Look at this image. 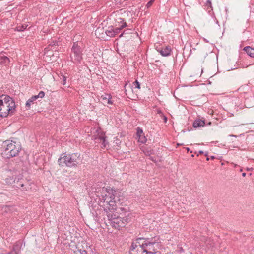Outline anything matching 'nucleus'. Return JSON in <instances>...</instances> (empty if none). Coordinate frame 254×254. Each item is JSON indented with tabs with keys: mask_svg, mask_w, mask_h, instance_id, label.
<instances>
[{
	"mask_svg": "<svg viewBox=\"0 0 254 254\" xmlns=\"http://www.w3.org/2000/svg\"><path fill=\"white\" fill-rule=\"evenodd\" d=\"M113 221L111 222V225L116 229H120L125 227V222L122 220V217L118 216H114Z\"/></svg>",
	"mask_w": 254,
	"mask_h": 254,
	"instance_id": "obj_7",
	"label": "nucleus"
},
{
	"mask_svg": "<svg viewBox=\"0 0 254 254\" xmlns=\"http://www.w3.org/2000/svg\"><path fill=\"white\" fill-rule=\"evenodd\" d=\"M117 22L121 23V25H119L118 27L114 28V36L119 33L122 29L127 26V23L124 21V20L121 18H119Z\"/></svg>",
	"mask_w": 254,
	"mask_h": 254,
	"instance_id": "obj_9",
	"label": "nucleus"
},
{
	"mask_svg": "<svg viewBox=\"0 0 254 254\" xmlns=\"http://www.w3.org/2000/svg\"><path fill=\"white\" fill-rule=\"evenodd\" d=\"M205 123L204 120H196L193 124V126L194 128H197L201 127H204Z\"/></svg>",
	"mask_w": 254,
	"mask_h": 254,
	"instance_id": "obj_16",
	"label": "nucleus"
},
{
	"mask_svg": "<svg viewBox=\"0 0 254 254\" xmlns=\"http://www.w3.org/2000/svg\"><path fill=\"white\" fill-rule=\"evenodd\" d=\"M114 216H117L115 214H112L110 212H107V216L108 217V219L110 221L109 223L111 224L112 221H113V219H114Z\"/></svg>",
	"mask_w": 254,
	"mask_h": 254,
	"instance_id": "obj_20",
	"label": "nucleus"
},
{
	"mask_svg": "<svg viewBox=\"0 0 254 254\" xmlns=\"http://www.w3.org/2000/svg\"><path fill=\"white\" fill-rule=\"evenodd\" d=\"M76 254H87V252L86 250L78 247L76 251Z\"/></svg>",
	"mask_w": 254,
	"mask_h": 254,
	"instance_id": "obj_23",
	"label": "nucleus"
},
{
	"mask_svg": "<svg viewBox=\"0 0 254 254\" xmlns=\"http://www.w3.org/2000/svg\"><path fill=\"white\" fill-rule=\"evenodd\" d=\"M171 51V48L169 46H166L164 48H162L161 49L158 50V51L163 56H169L170 54Z\"/></svg>",
	"mask_w": 254,
	"mask_h": 254,
	"instance_id": "obj_13",
	"label": "nucleus"
},
{
	"mask_svg": "<svg viewBox=\"0 0 254 254\" xmlns=\"http://www.w3.org/2000/svg\"><path fill=\"white\" fill-rule=\"evenodd\" d=\"M203 153V151H202V150H200L199 152H198V154L197 155V156H198L199 154H202Z\"/></svg>",
	"mask_w": 254,
	"mask_h": 254,
	"instance_id": "obj_33",
	"label": "nucleus"
},
{
	"mask_svg": "<svg viewBox=\"0 0 254 254\" xmlns=\"http://www.w3.org/2000/svg\"><path fill=\"white\" fill-rule=\"evenodd\" d=\"M122 220H123V221L124 222H125V226L127 224V223L128 218H126V217H124V218L122 217Z\"/></svg>",
	"mask_w": 254,
	"mask_h": 254,
	"instance_id": "obj_29",
	"label": "nucleus"
},
{
	"mask_svg": "<svg viewBox=\"0 0 254 254\" xmlns=\"http://www.w3.org/2000/svg\"><path fill=\"white\" fill-rule=\"evenodd\" d=\"M206 5L207 6H208V7H210V8L212 7V4H211V2L210 1V0H207L206 3Z\"/></svg>",
	"mask_w": 254,
	"mask_h": 254,
	"instance_id": "obj_28",
	"label": "nucleus"
},
{
	"mask_svg": "<svg viewBox=\"0 0 254 254\" xmlns=\"http://www.w3.org/2000/svg\"><path fill=\"white\" fill-rule=\"evenodd\" d=\"M106 137L105 136V134L103 133H102L101 134H98L97 135V137L95 138L96 139H98L100 141H102V147H106V144L107 142H106Z\"/></svg>",
	"mask_w": 254,
	"mask_h": 254,
	"instance_id": "obj_14",
	"label": "nucleus"
},
{
	"mask_svg": "<svg viewBox=\"0 0 254 254\" xmlns=\"http://www.w3.org/2000/svg\"><path fill=\"white\" fill-rule=\"evenodd\" d=\"M112 97L110 95L104 94L101 96L100 100L101 102L104 105L106 104H112L111 100Z\"/></svg>",
	"mask_w": 254,
	"mask_h": 254,
	"instance_id": "obj_10",
	"label": "nucleus"
},
{
	"mask_svg": "<svg viewBox=\"0 0 254 254\" xmlns=\"http://www.w3.org/2000/svg\"><path fill=\"white\" fill-rule=\"evenodd\" d=\"M136 136L139 142L143 144L146 143L147 139L144 135L142 129L139 127L137 128Z\"/></svg>",
	"mask_w": 254,
	"mask_h": 254,
	"instance_id": "obj_8",
	"label": "nucleus"
},
{
	"mask_svg": "<svg viewBox=\"0 0 254 254\" xmlns=\"http://www.w3.org/2000/svg\"><path fill=\"white\" fill-rule=\"evenodd\" d=\"M61 79H62V81H61L62 84L63 85H65L66 82V77L64 76V75H62Z\"/></svg>",
	"mask_w": 254,
	"mask_h": 254,
	"instance_id": "obj_25",
	"label": "nucleus"
},
{
	"mask_svg": "<svg viewBox=\"0 0 254 254\" xmlns=\"http://www.w3.org/2000/svg\"><path fill=\"white\" fill-rule=\"evenodd\" d=\"M44 95H45V93L43 91H41L38 95H34V96L36 97V99H37L38 98H42L43 97H44Z\"/></svg>",
	"mask_w": 254,
	"mask_h": 254,
	"instance_id": "obj_24",
	"label": "nucleus"
},
{
	"mask_svg": "<svg viewBox=\"0 0 254 254\" xmlns=\"http://www.w3.org/2000/svg\"><path fill=\"white\" fill-rule=\"evenodd\" d=\"M6 183H11V182L10 181H6Z\"/></svg>",
	"mask_w": 254,
	"mask_h": 254,
	"instance_id": "obj_40",
	"label": "nucleus"
},
{
	"mask_svg": "<svg viewBox=\"0 0 254 254\" xmlns=\"http://www.w3.org/2000/svg\"><path fill=\"white\" fill-rule=\"evenodd\" d=\"M36 100V97L33 96L30 99L28 100L25 104V107L27 110H29L30 109V106L31 104H34V101Z\"/></svg>",
	"mask_w": 254,
	"mask_h": 254,
	"instance_id": "obj_18",
	"label": "nucleus"
},
{
	"mask_svg": "<svg viewBox=\"0 0 254 254\" xmlns=\"http://www.w3.org/2000/svg\"><path fill=\"white\" fill-rule=\"evenodd\" d=\"M211 158L212 159H214L215 158V157L212 156L211 157Z\"/></svg>",
	"mask_w": 254,
	"mask_h": 254,
	"instance_id": "obj_38",
	"label": "nucleus"
},
{
	"mask_svg": "<svg viewBox=\"0 0 254 254\" xmlns=\"http://www.w3.org/2000/svg\"><path fill=\"white\" fill-rule=\"evenodd\" d=\"M110 193L112 194L111 199L108 200V198L106 197L104 199V202L108 203L110 206H113L118 201L120 202L121 192L119 189L112 188Z\"/></svg>",
	"mask_w": 254,
	"mask_h": 254,
	"instance_id": "obj_6",
	"label": "nucleus"
},
{
	"mask_svg": "<svg viewBox=\"0 0 254 254\" xmlns=\"http://www.w3.org/2000/svg\"><path fill=\"white\" fill-rule=\"evenodd\" d=\"M206 160H207V161L209 160V158L207 157V158H206Z\"/></svg>",
	"mask_w": 254,
	"mask_h": 254,
	"instance_id": "obj_39",
	"label": "nucleus"
},
{
	"mask_svg": "<svg viewBox=\"0 0 254 254\" xmlns=\"http://www.w3.org/2000/svg\"><path fill=\"white\" fill-rule=\"evenodd\" d=\"M71 59L73 62H80L82 60V51L76 43H74L71 48Z\"/></svg>",
	"mask_w": 254,
	"mask_h": 254,
	"instance_id": "obj_5",
	"label": "nucleus"
},
{
	"mask_svg": "<svg viewBox=\"0 0 254 254\" xmlns=\"http://www.w3.org/2000/svg\"><path fill=\"white\" fill-rule=\"evenodd\" d=\"M186 149L187 150V151L188 152V151H189V150H190V149H189V148H188V147H187V148H186Z\"/></svg>",
	"mask_w": 254,
	"mask_h": 254,
	"instance_id": "obj_36",
	"label": "nucleus"
},
{
	"mask_svg": "<svg viewBox=\"0 0 254 254\" xmlns=\"http://www.w3.org/2000/svg\"><path fill=\"white\" fill-rule=\"evenodd\" d=\"M6 254H17L14 253V252H13V251L12 250L10 252L6 253Z\"/></svg>",
	"mask_w": 254,
	"mask_h": 254,
	"instance_id": "obj_31",
	"label": "nucleus"
},
{
	"mask_svg": "<svg viewBox=\"0 0 254 254\" xmlns=\"http://www.w3.org/2000/svg\"><path fill=\"white\" fill-rule=\"evenodd\" d=\"M3 150L2 155L6 158L16 156L21 150L20 145L12 140H6L3 142Z\"/></svg>",
	"mask_w": 254,
	"mask_h": 254,
	"instance_id": "obj_3",
	"label": "nucleus"
},
{
	"mask_svg": "<svg viewBox=\"0 0 254 254\" xmlns=\"http://www.w3.org/2000/svg\"><path fill=\"white\" fill-rule=\"evenodd\" d=\"M60 42L56 40L49 42L48 48L51 50L57 51L58 46L59 45Z\"/></svg>",
	"mask_w": 254,
	"mask_h": 254,
	"instance_id": "obj_12",
	"label": "nucleus"
},
{
	"mask_svg": "<svg viewBox=\"0 0 254 254\" xmlns=\"http://www.w3.org/2000/svg\"><path fill=\"white\" fill-rule=\"evenodd\" d=\"M155 0H150L149 2H147V3L146 5V6L147 8H149L153 4V3L154 2Z\"/></svg>",
	"mask_w": 254,
	"mask_h": 254,
	"instance_id": "obj_27",
	"label": "nucleus"
},
{
	"mask_svg": "<svg viewBox=\"0 0 254 254\" xmlns=\"http://www.w3.org/2000/svg\"><path fill=\"white\" fill-rule=\"evenodd\" d=\"M246 173H242V176H243V177H245V176H246Z\"/></svg>",
	"mask_w": 254,
	"mask_h": 254,
	"instance_id": "obj_35",
	"label": "nucleus"
},
{
	"mask_svg": "<svg viewBox=\"0 0 254 254\" xmlns=\"http://www.w3.org/2000/svg\"><path fill=\"white\" fill-rule=\"evenodd\" d=\"M63 155L58 159V162L61 166H66L69 167H76L79 164V155L77 153Z\"/></svg>",
	"mask_w": 254,
	"mask_h": 254,
	"instance_id": "obj_4",
	"label": "nucleus"
},
{
	"mask_svg": "<svg viewBox=\"0 0 254 254\" xmlns=\"http://www.w3.org/2000/svg\"><path fill=\"white\" fill-rule=\"evenodd\" d=\"M9 63L10 60L7 57L5 56H0V64H1V65L7 66L8 65Z\"/></svg>",
	"mask_w": 254,
	"mask_h": 254,
	"instance_id": "obj_15",
	"label": "nucleus"
},
{
	"mask_svg": "<svg viewBox=\"0 0 254 254\" xmlns=\"http://www.w3.org/2000/svg\"><path fill=\"white\" fill-rule=\"evenodd\" d=\"M205 156H208V152L205 153Z\"/></svg>",
	"mask_w": 254,
	"mask_h": 254,
	"instance_id": "obj_37",
	"label": "nucleus"
},
{
	"mask_svg": "<svg viewBox=\"0 0 254 254\" xmlns=\"http://www.w3.org/2000/svg\"><path fill=\"white\" fill-rule=\"evenodd\" d=\"M15 108V101L11 97L4 94L0 96V117L4 118L13 115Z\"/></svg>",
	"mask_w": 254,
	"mask_h": 254,
	"instance_id": "obj_2",
	"label": "nucleus"
},
{
	"mask_svg": "<svg viewBox=\"0 0 254 254\" xmlns=\"http://www.w3.org/2000/svg\"><path fill=\"white\" fill-rule=\"evenodd\" d=\"M22 246V242L21 241H18L13 245L12 250L16 254H20Z\"/></svg>",
	"mask_w": 254,
	"mask_h": 254,
	"instance_id": "obj_11",
	"label": "nucleus"
},
{
	"mask_svg": "<svg viewBox=\"0 0 254 254\" xmlns=\"http://www.w3.org/2000/svg\"><path fill=\"white\" fill-rule=\"evenodd\" d=\"M125 34V31H124L120 36L119 37H121L123 36V35Z\"/></svg>",
	"mask_w": 254,
	"mask_h": 254,
	"instance_id": "obj_34",
	"label": "nucleus"
},
{
	"mask_svg": "<svg viewBox=\"0 0 254 254\" xmlns=\"http://www.w3.org/2000/svg\"><path fill=\"white\" fill-rule=\"evenodd\" d=\"M163 120H164V123H165L167 121V118L165 116H163Z\"/></svg>",
	"mask_w": 254,
	"mask_h": 254,
	"instance_id": "obj_32",
	"label": "nucleus"
},
{
	"mask_svg": "<svg viewBox=\"0 0 254 254\" xmlns=\"http://www.w3.org/2000/svg\"><path fill=\"white\" fill-rule=\"evenodd\" d=\"M114 28L113 27H108L105 33L106 35L110 37H114Z\"/></svg>",
	"mask_w": 254,
	"mask_h": 254,
	"instance_id": "obj_19",
	"label": "nucleus"
},
{
	"mask_svg": "<svg viewBox=\"0 0 254 254\" xmlns=\"http://www.w3.org/2000/svg\"><path fill=\"white\" fill-rule=\"evenodd\" d=\"M159 246L155 238L138 237L133 240L129 254H155Z\"/></svg>",
	"mask_w": 254,
	"mask_h": 254,
	"instance_id": "obj_1",
	"label": "nucleus"
},
{
	"mask_svg": "<svg viewBox=\"0 0 254 254\" xmlns=\"http://www.w3.org/2000/svg\"><path fill=\"white\" fill-rule=\"evenodd\" d=\"M27 27V25H19L16 27V29L18 31H23Z\"/></svg>",
	"mask_w": 254,
	"mask_h": 254,
	"instance_id": "obj_22",
	"label": "nucleus"
},
{
	"mask_svg": "<svg viewBox=\"0 0 254 254\" xmlns=\"http://www.w3.org/2000/svg\"><path fill=\"white\" fill-rule=\"evenodd\" d=\"M230 136H231L236 137V135H231Z\"/></svg>",
	"mask_w": 254,
	"mask_h": 254,
	"instance_id": "obj_41",
	"label": "nucleus"
},
{
	"mask_svg": "<svg viewBox=\"0 0 254 254\" xmlns=\"http://www.w3.org/2000/svg\"><path fill=\"white\" fill-rule=\"evenodd\" d=\"M244 50L246 51L248 55L251 57L254 58V48H252L250 46L245 47Z\"/></svg>",
	"mask_w": 254,
	"mask_h": 254,
	"instance_id": "obj_17",
	"label": "nucleus"
},
{
	"mask_svg": "<svg viewBox=\"0 0 254 254\" xmlns=\"http://www.w3.org/2000/svg\"><path fill=\"white\" fill-rule=\"evenodd\" d=\"M212 240L211 239H210V238H209V239H207V240H206V244L207 245H208V244H210V245H211V242H212Z\"/></svg>",
	"mask_w": 254,
	"mask_h": 254,
	"instance_id": "obj_30",
	"label": "nucleus"
},
{
	"mask_svg": "<svg viewBox=\"0 0 254 254\" xmlns=\"http://www.w3.org/2000/svg\"><path fill=\"white\" fill-rule=\"evenodd\" d=\"M111 189L109 187V188H106V191L107 192V194L105 195V198L107 197V200H109L111 199L112 194L110 193V190Z\"/></svg>",
	"mask_w": 254,
	"mask_h": 254,
	"instance_id": "obj_21",
	"label": "nucleus"
},
{
	"mask_svg": "<svg viewBox=\"0 0 254 254\" xmlns=\"http://www.w3.org/2000/svg\"><path fill=\"white\" fill-rule=\"evenodd\" d=\"M134 85L135 86V88L140 89V85L139 82L137 80H135L133 82Z\"/></svg>",
	"mask_w": 254,
	"mask_h": 254,
	"instance_id": "obj_26",
	"label": "nucleus"
}]
</instances>
